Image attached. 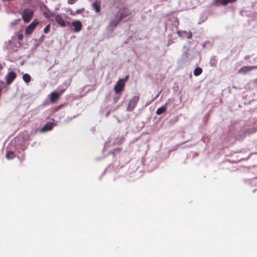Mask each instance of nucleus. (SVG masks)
<instances>
[{"instance_id": "6e6552de", "label": "nucleus", "mask_w": 257, "mask_h": 257, "mask_svg": "<svg viewBox=\"0 0 257 257\" xmlns=\"http://www.w3.org/2000/svg\"><path fill=\"white\" fill-rule=\"evenodd\" d=\"M16 74L14 71L10 72L6 76L7 84L10 85L16 78Z\"/></svg>"}, {"instance_id": "7ed1b4c3", "label": "nucleus", "mask_w": 257, "mask_h": 257, "mask_svg": "<svg viewBox=\"0 0 257 257\" xmlns=\"http://www.w3.org/2000/svg\"><path fill=\"white\" fill-rule=\"evenodd\" d=\"M38 22L34 20L25 29V34L26 35H31L33 31L36 29L38 24Z\"/></svg>"}, {"instance_id": "ddd939ff", "label": "nucleus", "mask_w": 257, "mask_h": 257, "mask_svg": "<svg viewBox=\"0 0 257 257\" xmlns=\"http://www.w3.org/2000/svg\"><path fill=\"white\" fill-rule=\"evenodd\" d=\"M55 21L61 26H66V22L60 15H58L55 16Z\"/></svg>"}, {"instance_id": "aec40b11", "label": "nucleus", "mask_w": 257, "mask_h": 257, "mask_svg": "<svg viewBox=\"0 0 257 257\" xmlns=\"http://www.w3.org/2000/svg\"><path fill=\"white\" fill-rule=\"evenodd\" d=\"M77 0H68L67 3L69 5L74 4Z\"/></svg>"}, {"instance_id": "4468645a", "label": "nucleus", "mask_w": 257, "mask_h": 257, "mask_svg": "<svg viewBox=\"0 0 257 257\" xmlns=\"http://www.w3.org/2000/svg\"><path fill=\"white\" fill-rule=\"evenodd\" d=\"M168 103H166L164 105L162 106L161 107L158 108L156 110V113L158 115H160L166 111L167 110V105Z\"/></svg>"}, {"instance_id": "423d86ee", "label": "nucleus", "mask_w": 257, "mask_h": 257, "mask_svg": "<svg viewBox=\"0 0 257 257\" xmlns=\"http://www.w3.org/2000/svg\"><path fill=\"white\" fill-rule=\"evenodd\" d=\"M131 14V12L128 8H124L120 9L119 12V15L117 17L121 21L124 18L128 16Z\"/></svg>"}, {"instance_id": "f8f14e48", "label": "nucleus", "mask_w": 257, "mask_h": 257, "mask_svg": "<svg viewBox=\"0 0 257 257\" xmlns=\"http://www.w3.org/2000/svg\"><path fill=\"white\" fill-rule=\"evenodd\" d=\"M120 21V20L117 16L115 19L112 20L110 21L108 27L109 28H111L112 30H113L117 26Z\"/></svg>"}, {"instance_id": "5701e85b", "label": "nucleus", "mask_w": 257, "mask_h": 257, "mask_svg": "<svg viewBox=\"0 0 257 257\" xmlns=\"http://www.w3.org/2000/svg\"><path fill=\"white\" fill-rule=\"evenodd\" d=\"M187 38L188 39H191L192 38V33H191V32H188L187 33Z\"/></svg>"}, {"instance_id": "9b49d317", "label": "nucleus", "mask_w": 257, "mask_h": 257, "mask_svg": "<svg viewBox=\"0 0 257 257\" xmlns=\"http://www.w3.org/2000/svg\"><path fill=\"white\" fill-rule=\"evenodd\" d=\"M54 126V123L52 122H48L46 123L43 127L41 128L40 131L41 132H45L49 131L52 130Z\"/></svg>"}, {"instance_id": "a878e982", "label": "nucleus", "mask_w": 257, "mask_h": 257, "mask_svg": "<svg viewBox=\"0 0 257 257\" xmlns=\"http://www.w3.org/2000/svg\"><path fill=\"white\" fill-rule=\"evenodd\" d=\"M180 33H181V32H180V31H178V32H177L178 34L179 35H180Z\"/></svg>"}, {"instance_id": "f03ea898", "label": "nucleus", "mask_w": 257, "mask_h": 257, "mask_svg": "<svg viewBox=\"0 0 257 257\" xmlns=\"http://www.w3.org/2000/svg\"><path fill=\"white\" fill-rule=\"evenodd\" d=\"M65 91V89L60 90L58 92L54 91L50 94V101L51 103H55L58 100L60 96Z\"/></svg>"}, {"instance_id": "b1692460", "label": "nucleus", "mask_w": 257, "mask_h": 257, "mask_svg": "<svg viewBox=\"0 0 257 257\" xmlns=\"http://www.w3.org/2000/svg\"><path fill=\"white\" fill-rule=\"evenodd\" d=\"M23 34H20V35H19V36H18V39H19V40H22L23 39Z\"/></svg>"}, {"instance_id": "f3484780", "label": "nucleus", "mask_w": 257, "mask_h": 257, "mask_svg": "<svg viewBox=\"0 0 257 257\" xmlns=\"http://www.w3.org/2000/svg\"><path fill=\"white\" fill-rule=\"evenodd\" d=\"M23 79L25 82L29 83L31 81V77L29 74L26 73L23 75Z\"/></svg>"}, {"instance_id": "0eeeda50", "label": "nucleus", "mask_w": 257, "mask_h": 257, "mask_svg": "<svg viewBox=\"0 0 257 257\" xmlns=\"http://www.w3.org/2000/svg\"><path fill=\"white\" fill-rule=\"evenodd\" d=\"M254 69H257V66H243L239 69L238 73L245 74Z\"/></svg>"}, {"instance_id": "412c9836", "label": "nucleus", "mask_w": 257, "mask_h": 257, "mask_svg": "<svg viewBox=\"0 0 257 257\" xmlns=\"http://www.w3.org/2000/svg\"><path fill=\"white\" fill-rule=\"evenodd\" d=\"M128 78H129V76L128 75H126V76H125V77L124 78L120 79V80H123V82L125 84V82H126L128 80Z\"/></svg>"}, {"instance_id": "1a4fd4ad", "label": "nucleus", "mask_w": 257, "mask_h": 257, "mask_svg": "<svg viewBox=\"0 0 257 257\" xmlns=\"http://www.w3.org/2000/svg\"><path fill=\"white\" fill-rule=\"evenodd\" d=\"M91 6L96 13H99L101 10V1L96 0L92 4Z\"/></svg>"}, {"instance_id": "6ab92c4d", "label": "nucleus", "mask_w": 257, "mask_h": 257, "mask_svg": "<svg viewBox=\"0 0 257 257\" xmlns=\"http://www.w3.org/2000/svg\"><path fill=\"white\" fill-rule=\"evenodd\" d=\"M50 25L48 24L45 27V28L44 29V32L45 34H47L50 31Z\"/></svg>"}, {"instance_id": "4be33fe9", "label": "nucleus", "mask_w": 257, "mask_h": 257, "mask_svg": "<svg viewBox=\"0 0 257 257\" xmlns=\"http://www.w3.org/2000/svg\"><path fill=\"white\" fill-rule=\"evenodd\" d=\"M84 10V9H83V8L82 9L78 10L76 11V13L77 14H80V13H82Z\"/></svg>"}, {"instance_id": "20e7f679", "label": "nucleus", "mask_w": 257, "mask_h": 257, "mask_svg": "<svg viewBox=\"0 0 257 257\" xmlns=\"http://www.w3.org/2000/svg\"><path fill=\"white\" fill-rule=\"evenodd\" d=\"M139 100V96H133L129 101L127 109L128 111H132L136 106L138 101Z\"/></svg>"}, {"instance_id": "a211bd4d", "label": "nucleus", "mask_w": 257, "mask_h": 257, "mask_svg": "<svg viewBox=\"0 0 257 257\" xmlns=\"http://www.w3.org/2000/svg\"><path fill=\"white\" fill-rule=\"evenodd\" d=\"M202 72V68H201L200 67H196L194 70V75L195 76H199V75H200Z\"/></svg>"}, {"instance_id": "2eb2a0df", "label": "nucleus", "mask_w": 257, "mask_h": 257, "mask_svg": "<svg viewBox=\"0 0 257 257\" xmlns=\"http://www.w3.org/2000/svg\"><path fill=\"white\" fill-rule=\"evenodd\" d=\"M214 5L215 6H219L220 5L226 6L227 5V0H214Z\"/></svg>"}, {"instance_id": "393cba45", "label": "nucleus", "mask_w": 257, "mask_h": 257, "mask_svg": "<svg viewBox=\"0 0 257 257\" xmlns=\"http://www.w3.org/2000/svg\"><path fill=\"white\" fill-rule=\"evenodd\" d=\"M236 0H227V4L229 3H233L234 2H235Z\"/></svg>"}, {"instance_id": "dca6fc26", "label": "nucleus", "mask_w": 257, "mask_h": 257, "mask_svg": "<svg viewBox=\"0 0 257 257\" xmlns=\"http://www.w3.org/2000/svg\"><path fill=\"white\" fill-rule=\"evenodd\" d=\"M15 154L13 151H7L6 153V158L8 160L13 159L15 158Z\"/></svg>"}, {"instance_id": "39448f33", "label": "nucleus", "mask_w": 257, "mask_h": 257, "mask_svg": "<svg viewBox=\"0 0 257 257\" xmlns=\"http://www.w3.org/2000/svg\"><path fill=\"white\" fill-rule=\"evenodd\" d=\"M124 86L125 84L123 83V80L119 79L114 87V90L116 93H118L123 91Z\"/></svg>"}, {"instance_id": "9d476101", "label": "nucleus", "mask_w": 257, "mask_h": 257, "mask_svg": "<svg viewBox=\"0 0 257 257\" xmlns=\"http://www.w3.org/2000/svg\"><path fill=\"white\" fill-rule=\"evenodd\" d=\"M72 26L74 27V32H79L82 28V25L80 21H73L72 23Z\"/></svg>"}, {"instance_id": "f257e3e1", "label": "nucleus", "mask_w": 257, "mask_h": 257, "mask_svg": "<svg viewBox=\"0 0 257 257\" xmlns=\"http://www.w3.org/2000/svg\"><path fill=\"white\" fill-rule=\"evenodd\" d=\"M34 12L30 9H26L24 10L22 13V18L25 23H28L33 18Z\"/></svg>"}]
</instances>
